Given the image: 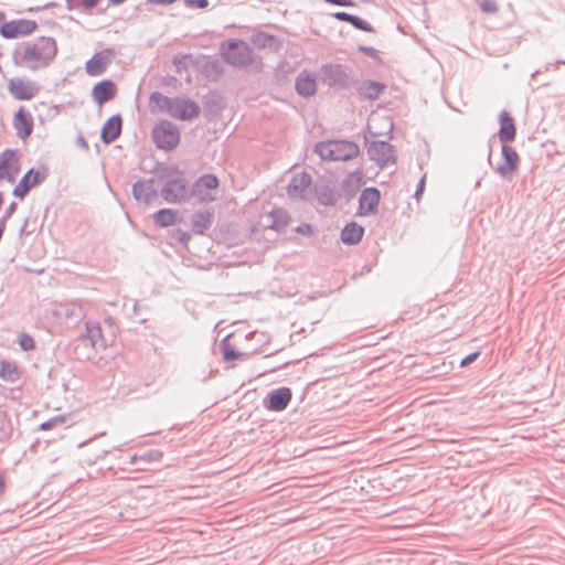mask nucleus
<instances>
[{
	"mask_svg": "<svg viewBox=\"0 0 565 565\" xmlns=\"http://www.w3.org/2000/svg\"><path fill=\"white\" fill-rule=\"evenodd\" d=\"M57 54L56 41L51 36H41L20 45L15 55L18 63L31 71L47 67Z\"/></svg>",
	"mask_w": 565,
	"mask_h": 565,
	"instance_id": "obj_1",
	"label": "nucleus"
},
{
	"mask_svg": "<svg viewBox=\"0 0 565 565\" xmlns=\"http://www.w3.org/2000/svg\"><path fill=\"white\" fill-rule=\"evenodd\" d=\"M315 152L329 161H349L358 157L360 149L356 143L348 140H328L316 145Z\"/></svg>",
	"mask_w": 565,
	"mask_h": 565,
	"instance_id": "obj_2",
	"label": "nucleus"
},
{
	"mask_svg": "<svg viewBox=\"0 0 565 565\" xmlns=\"http://www.w3.org/2000/svg\"><path fill=\"white\" fill-rule=\"evenodd\" d=\"M222 58L235 67H246L253 63V50L243 40L231 39L220 45Z\"/></svg>",
	"mask_w": 565,
	"mask_h": 565,
	"instance_id": "obj_3",
	"label": "nucleus"
},
{
	"mask_svg": "<svg viewBox=\"0 0 565 565\" xmlns=\"http://www.w3.org/2000/svg\"><path fill=\"white\" fill-rule=\"evenodd\" d=\"M152 138L159 149L172 150L180 142V131L173 122L161 120L153 127Z\"/></svg>",
	"mask_w": 565,
	"mask_h": 565,
	"instance_id": "obj_4",
	"label": "nucleus"
},
{
	"mask_svg": "<svg viewBox=\"0 0 565 565\" xmlns=\"http://www.w3.org/2000/svg\"><path fill=\"white\" fill-rule=\"evenodd\" d=\"M161 196L168 203H181L191 198V189L182 173H177L175 177L167 180L161 190Z\"/></svg>",
	"mask_w": 565,
	"mask_h": 565,
	"instance_id": "obj_5",
	"label": "nucleus"
},
{
	"mask_svg": "<svg viewBox=\"0 0 565 565\" xmlns=\"http://www.w3.org/2000/svg\"><path fill=\"white\" fill-rule=\"evenodd\" d=\"M320 74L322 82L331 87L349 88L353 83L348 67L340 64H324Z\"/></svg>",
	"mask_w": 565,
	"mask_h": 565,
	"instance_id": "obj_6",
	"label": "nucleus"
},
{
	"mask_svg": "<svg viewBox=\"0 0 565 565\" xmlns=\"http://www.w3.org/2000/svg\"><path fill=\"white\" fill-rule=\"evenodd\" d=\"M218 179L214 174L200 177L191 188V196L201 203L212 202L217 196Z\"/></svg>",
	"mask_w": 565,
	"mask_h": 565,
	"instance_id": "obj_7",
	"label": "nucleus"
},
{
	"mask_svg": "<svg viewBox=\"0 0 565 565\" xmlns=\"http://www.w3.org/2000/svg\"><path fill=\"white\" fill-rule=\"evenodd\" d=\"M367 146V154L372 161H375L380 167H386L396 162L395 150L392 145L383 140L370 141V138L365 137Z\"/></svg>",
	"mask_w": 565,
	"mask_h": 565,
	"instance_id": "obj_8",
	"label": "nucleus"
},
{
	"mask_svg": "<svg viewBox=\"0 0 565 565\" xmlns=\"http://www.w3.org/2000/svg\"><path fill=\"white\" fill-rule=\"evenodd\" d=\"M8 90L17 100H31L41 90L40 85L23 77H12L8 81Z\"/></svg>",
	"mask_w": 565,
	"mask_h": 565,
	"instance_id": "obj_9",
	"label": "nucleus"
},
{
	"mask_svg": "<svg viewBox=\"0 0 565 565\" xmlns=\"http://www.w3.org/2000/svg\"><path fill=\"white\" fill-rule=\"evenodd\" d=\"M49 169L42 166L40 169H30L13 189V195L23 199L29 191L46 180Z\"/></svg>",
	"mask_w": 565,
	"mask_h": 565,
	"instance_id": "obj_10",
	"label": "nucleus"
},
{
	"mask_svg": "<svg viewBox=\"0 0 565 565\" xmlns=\"http://www.w3.org/2000/svg\"><path fill=\"white\" fill-rule=\"evenodd\" d=\"M288 195L295 200H309L312 196V180L306 172L292 177L287 189Z\"/></svg>",
	"mask_w": 565,
	"mask_h": 565,
	"instance_id": "obj_11",
	"label": "nucleus"
},
{
	"mask_svg": "<svg viewBox=\"0 0 565 565\" xmlns=\"http://www.w3.org/2000/svg\"><path fill=\"white\" fill-rule=\"evenodd\" d=\"M168 114L180 120H190L199 116L200 107L191 99L175 97L171 100Z\"/></svg>",
	"mask_w": 565,
	"mask_h": 565,
	"instance_id": "obj_12",
	"label": "nucleus"
},
{
	"mask_svg": "<svg viewBox=\"0 0 565 565\" xmlns=\"http://www.w3.org/2000/svg\"><path fill=\"white\" fill-rule=\"evenodd\" d=\"M38 28V23L33 20L20 19L6 22L0 28V34L4 39H15L18 36L29 35Z\"/></svg>",
	"mask_w": 565,
	"mask_h": 565,
	"instance_id": "obj_13",
	"label": "nucleus"
},
{
	"mask_svg": "<svg viewBox=\"0 0 565 565\" xmlns=\"http://www.w3.org/2000/svg\"><path fill=\"white\" fill-rule=\"evenodd\" d=\"M115 52L113 49H105L95 53L85 64V71L89 76H99L105 73L111 63Z\"/></svg>",
	"mask_w": 565,
	"mask_h": 565,
	"instance_id": "obj_14",
	"label": "nucleus"
},
{
	"mask_svg": "<svg viewBox=\"0 0 565 565\" xmlns=\"http://www.w3.org/2000/svg\"><path fill=\"white\" fill-rule=\"evenodd\" d=\"M53 315L65 323H76L85 317V311L79 302L68 301L57 305Z\"/></svg>",
	"mask_w": 565,
	"mask_h": 565,
	"instance_id": "obj_15",
	"label": "nucleus"
},
{
	"mask_svg": "<svg viewBox=\"0 0 565 565\" xmlns=\"http://www.w3.org/2000/svg\"><path fill=\"white\" fill-rule=\"evenodd\" d=\"M503 162L500 163L495 171L504 179L511 180L519 168L520 158L518 152L507 143L502 146Z\"/></svg>",
	"mask_w": 565,
	"mask_h": 565,
	"instance_id": "obj_16",
	"label": "nucleus"
},
{
	"mask_svg": "<svg viewBox=\"0 0 565 565\" xmlns=\"http://www.w3.org/2000/svg\"><path fill=\"white\" fill-rule=\"evenodd\" d=\"M380 198V191L376 188L364 189L359 198V213L367 215L376 212Z\"/></svg>",
	"mask_w": 565,
	"mask_h": 565,
	"instance_id": "obj_17",
	"label": "nucleus"
},
{
	"mask_svg": "<svg viewBox=\"0 0 565 565\" xmlns=\"http://www.w3.org/2000/svg\"><path fill=\"white\" fill-rule=\"evenodd\" d=\"M154 180H139L132 185V195L134 198L146 204H150L152 201L157 199V190L154 188Z\"/></svg>",
	"mask_w": 565,
	"mask_h": 565,
	"instance_id": "obj_18",
	"label": "nucleus"
},
{
	"mask_svg": "<svg viewBox=\"0 0 565 565\" xmlns=\"http://www.w3.org/2000/svg\"><path fill=\"white\" fill-rule=\"evenodd\" d=\"M15 150L7 149L0 153V180L13 182L18 172L14 167Z\"/></svg>",
	"mask_w": 565,
	"mask_h": 565,
	"instance_id": "obj_19",
	"label": "nucleus"
},
{
	"mask_svg": "<svg viewBox=\"0 0 565 565\" xmlns=\"http://www.w3.org/2000/svg\"><path fill=\"white\" fill-rule=\"evenodd\" d=\"M116 92L117 88L115 83L110 79H104L93 87L92 98L96 104L103 105L111 100L115 97Z\"/></svg>",
	"mask_w": 565,
	"mask_h": 565,
	"instance_id": "obj_20",
	"label": "nucleus"
},
{
	"mask_svg": "<svg viewBox=\"0 0 565 565\" xmlns=\"http://www.w3.org/2000/svg\"><path fill=\"white\" fill-rule=\"evenodd\" d=\"M13 127L21 139L28 138L33 130V120L29 113L21 107L13 117Z\"/></svg>",
	"mask_w": 565,
	"mask_h": 565,
	"instance_id": "obj_21",
	"label": "nucleus"
},
{
	"mask_svg": "<svg viewBox=\"0 0 565 565\" xmlns=\"http://www.w3.org/2000/svg\"><path fill=\"white\" fill-rule=\"evenodd\" d=\"M296 92L302 97H310L317 92L316 77L308 71H302L296 78Z\"/></svg>",
	"mask_w": 565,
	"mask_h": 565,
	"instance_id": "obj_22",
	"label": "nucleus"
},
{
	"mask_svg": "<svg viewBox=\"0 0 565 565\" xmlns=\"http://www.w3.org/2000/svg\"><path fill=\"white\" fill-rule=\"evenodd\" d=\"M268 399L269 403L267 407L269 409L281 412L288 406L291 399V391L288 387H279L268 394Z\"/></svg>",
	"mask_w": 565,
	"mask_h": 565,
	"instance_id": "obj_23",
	"label": "nucleus"
},
{
	"mask_svg": "<svg viewBox=\"0 0 565 565\" xmlns=\"http://www.w3.org/2000/svg\"><path fill=\"white\" fill-rule=\"evenodd\" d=\"M121 117L119 114L111 116L107 121L104 124L102 128L100 138L103 142L105 143H111L115 141L121 132Z\"/></svg>",
	"mask_w": 565,
	"mask_h": 565,
	"instance_id": "obj_24",
	"label": "nucleus"
},
{
	"mask_svg": "<svg viewBox=\"0 0 565 565\" xmlns=\"http://www.w3.org/2000/svg\"><path fill=\"white\" fill-rule=\"evenodd\" d=\"M500 129L498 132L499 139L502 143L511 142L515 139V124L514 119L507 110L500 113Z\"/></svg>",
	"mask_w": 565,
	"mask_h": 565,
	"instance_id": "obj_25",
	"label": "nucleus"
},
{
	"mask_svg": "<svg viewBox=\"0 0 565 565\" xmlns=\"http://www.w3.org/2000/svg\"><path fill=\"white\" fill-rule=\"evenodd\" d=\"M364 234V228L355 222L348 223L341 232V241L347 245L358 244Z\"/></svg>",
	"mask_w": 565,
	"mask_h": 565,
	"instance_id": "obj_26",
	"label": "nucleus"
},
{
	"mask_svg": "<svg viewBox=\"0 0 565 565\" xmlns=\"http://www.w3.org/2000/svg\"><path fill=\"white\" fill-rule=\"evenodd\" d=\"M214 218L212 211L198 212L192 216L191 224L194 233L204 234L207 231Z\"/></svg>",
	"mask_w": 565,
	"mask_h": 565,
	"instance_id": "obj_27",
	"label": "nucleus"
},
{
	"mask_svg": "<svg viewBox=\"0 0 565 565\" xmlns=\"http://www.w3.org/2000/svg\"><path fill=\"white\" fill-rule=\"evenodd\" d=\"M267 217L269 220L267 227L277 232L284 231L289 223V215L282 209L273 210Z\"/></svg>",
	"mask_w": 565,
	"mask_h": 565,
	"instance_id": "obj_28",
	"label": "nucleus"
},
{
	"mask_svg": "<svg viewBox=\"0 0 565 565\" xmlns=\"http://www.w3.org/2000/svg\"><path fill=\"white\" fill-rule=\"evenodd\" d=\"M86 333L83 335V341H88L92 348L103 345L102 328L97 322L87 321L85 323Z\"/></svg>",
	"mask_w": 565,
	"mask_h": 565,
	"instance_id": "obj_29",
	"label": "nucleus"
},
{
	"mask_svg": "<svg viewBox=\"0 0 565 565\" xmlns=\"http://www.w3.org/2000/svg\"><path fill=\"white\" fill-rule=\"evenodd\" d=\"M21 373L17 366L15 363L9 362V361H2L0 363V379L10 382L15 383L20 380Z\"/></svg>",
	"mask_w": 565,
	"mask_h": 565,
	"instance_id": "obj_30",
	"label": "nucleus"
},
{
	"mask_svg": "<svg viewBox=\"0 0 565 565\" xmlns=\"http://www.w3.org/2000/svg\"><path fill=\"white\" fill-rule=\"evenodd\" d=\"M385 86L379 82L366 81L360 86V94L366 99L374 100L380 97Z\"/></svg>",
	"mask_w": 565,
	"mask_h": 565,
	"instance_id": "obj_31",
	"label": "nucleus"
},
{
	"mask_svg": "<svg viewBox=\"0 0 565 565\" xmlns=\"http://www.w3.org/2000/svg\"><path fill=\"white\" fill-rule=\"evenodd\" d=\"M177 220V213L170 209H161L153 214V221L161 227L173 225Z\"/></svg>",
	"mask_w": 565,
	"mask_h": 565,
	"instance_id": "obj_32",
	"label": "nucleus"
},
{
	"mask_svg": "<svg viewBox=\"0 0 565 565\" xmlns=\"http://www.w3.org/2000/svg\"><path fill=\"white\" fill-rule=\"evenodd\" d=\"M172 98L159 93L153 92L149 97V104L151 108H158L159 110L169 111V107Z\"/></svg>",
	"mask_w": 565,
	"mask_h": 565,
	"instance_id": "obj_33",
	"label": "nucleus"
},
{
	"mask_svg": "<svg viewBox=\"0 0 565 565\" xmlns=\"http://www.w3.org/2000/svg\"><path fill=\"white\" fill-rule=\"evenodd\" d=\"M250 41L255 46L259 49H266L273 46L275 43V36L265 32H257L252 35Z\"/></svg>",
	"mask_w": 565,
	"mask_h": 565,
	"instance_id": "obj_34",
	"label": "nucleus"
},
{
	"mask_svg": "<svg viewBox=\"0 0 565 565\" xmlns=\"http://www.w3.org/2000/svg\"><path fill=\"white\" fill-rule=\"evenodd\" d=\"M100 0H66V8L70 11L83 9L89 11L94 9Z\"/></svg>",
	"mask_w": 565,
	"mask_h": 565,
	"instance_id": "obj_35",
	"label": "nucleus"
},
{
	"mask_svg": "<svg viewBox=\"0 0 565 565\" xmlns=\"http://www.w3.org/2000/svg\"><path fill=\"white\" fill-rule=\"evenodd\" d=\"M220 347L222 350L223 359L225 361H233L242 355V353L236 351L235 348L227 341V339H224L221 342Z\"/></svg>",
	"mask_w": 565,
	"mask_h": 565,
	"instance_id": "obj_36",
	"label": "nucleus"
},
{
	"mask_svg": "<svg viewBox=\"0 0 565 565\" xmlns=\"http://www.w3.org/2000/svg\"><path fill=\"white\" fill-rule=\"evenodd\" d=\"M19 345L21 350L28 352L35 348V342L33 338L28 333H20L18 338Z\"/></svg>",
	"mask_w": 565,
	"mask_h": 565,
	"instance_id": "obj_37",
	"label": "nucleus"
},
{
	"mask_svg": "<svg viewBox=\"0 0 565 565\" xmlns=\"http://www.w3.org/2000/svg\"><path fill=\"white\" fill-rule=\"evenodd\" d=\"M351 24L356 28L358 30H362V31H365V32H372L373 31V28L372 25L366 22L365 20L356 17V15H353L352 17V20H351Z\"/></svg>",
	"mask_w": 565,
	"mask_h": 565,
	"instance_id": "obj_38",
	"label": "nucleus"
},
{
	"mask_svg": "<svg viewBox=\"0 0 565 565\" xmlns=\"http://www.w3.org/2000/svg\"><path fill=\"white\" fill-rule=\"evenodd\" d=\"M64 422H65V418L63 416H55V417L50 418L46 422H43L40 425V429L41 430H49V429H52L53 427H55L56 425L64 424Z\"/></svg>",
	"mask_w": 565,
	"mask_h": 565,
	"instance_id": "obj_39",
	"label": "nucleus"
},
{
	"mask_svg": "<svg viewBox=\"0 0 565 565\" xmlns=\"http://www.w3.org/2000/svg\"><path fill=\"white\" fill-rule=\"evenodd\" d=\"M478 3L483 12L494 13L498 10V6L494 0H478Z\"/></svg>",
	"mask_w": 565,
	"mask_h": 565,
	"instance_id": "obj_40",
	"label": "nucleus"
},
{
	"mask_svg": "<svg viewBox=\"0 0 565 565\" xmlns=\"http://www.w3.org/2000/svg\"><path fill=\"white\" fill-rule=\"evenodd\" d=\"M17 203L15 202H12L9 204V206L7 207L3 216L0 218V225H2L3 227H6V222L14 214L15 210H17Z\"/></svg>",
	"mask_w": 565,
	"mask_h": 565,
	"instance_id": "obj_41",
	"label": "nucleus"
},
{
	"mask_svg": "<svg viewBox=\"0 0 565 565\" xmlns=\"http://www.w3.org/2000/svg\"><path fill=\"white\" fill-rule=\"evenodd\" d=\"M186 7L204 9L207 7V0H184Z\"/></svg>",
	"mask_w": 565,
	"mask_h": 565,
	"instance_id": "obj_42",
	"label": "nucleus"
},
{
	"mask_svg": "<svg viewBox=\"0 0 565 565\" xmlns=\"http://www.w3.org/2000/svg\"><path fill=\"white\" fill-rule=\"evenodd\" d=\"M333 17H334L337 20L345 21V22L351 23V20H352L353 14H350V13H348V12H343V11H339V12L333 13Z\"/></svg>",
	"mask_w": 565,
	"mask_h": 565,
	"instance_id": "obj_43",
	"label": "nucleus"
},
{
	"mask_svg": "<svg viewBox=\"0 0 565 565\" xmlns=\"http://www.w3.org/2000/svg\"><path fill=\"white\" fill-rule=\"evenodd\" d=\"M479 356V352H473V353H470L468 354L466 358H463L461 360V363L460 365L461 366H467L469 365L470 363L475 362L477 360V358Z\"/></svg>",
	"mask_w": 565,
	"mask_h": 565,
	"instance_id": "obj_44",
	"label": "nucleus"
},
{
	"mask_svg": "<svg viewBox=\"0 0 565 565\" xmlns=\"http://www.w3.org/2000/svg\"><path fill=\"white\" fill-rule=\"evenodd\" d=\"M296 232L302 235H310L312 233V228L309 224L302 223L296 227Z\"/></svg>",
	"mask_w": 565,
	"mask_h": 565,
	"instance_id": "obj_45",
	"label": "nucleus"
},
{
	"mask_svg": "<svg viewBox=\"0 0 565 565\" xmlns=\"http://www.w3.org/2000/svg\"><path fill=\"white\" fill-rule=\"evenodd\" d=\"M324 1L332 3V4H337V6H343V7L353 6L352 0H324Z\"/></svg>",
	"mask_w": 565,
	"mask_h": 565,
	"instance_id": "obj_46",
	"label": "nucleus"
},
{
	"mask_svg": "<svg viewBox=\"0 0 565 565\" xmlns=\"http://www.w3.org/2000/svg\"><path fill=\"white\" fill-rule=\"evenodd\" d=\"M374 121L375 119L372 118L367 125V134L371 136V137H376L379 135H381V132L376 131L375 128H374Z\"/></svg>",
	"mask_w": 565,
	"mask_h": 565,
	"instance_id": "obj_47",
	"label": "nucleus"
},
{
	"mask_svg": "<svg viewBox=\"0 0 565 565\" xmlns=\"http://www.w3.org/2000/svg\"><path fill=\"white\" fill-rule=\"evenodd\" d=\"M425 179H426V177L424 175V177L419 180V182H418V184H417V189H416V192H415V198H417V199H418V198H419V195L424 192V189H425Z\"/></svg>",
	"mask_w": 565,
	"mask_h": 565,
	"instance_id": "obj_48",
	"label": "nucleus"
},
{
	"mask_svg": "<svg viewBox=\"0 0 565 565\" xmlns=\"http://www.w3.org/2000/svg\"><path fill=\"white\" fill-rule=\"evenodd\" d=\"M359 51L370 56H373L376 52L372 46H359Z\"/></svg>",
	"mask_w": 565,
	"mask_h": 565,
	"instance_id": "obj_49",
	"label": "nucleus"
},
{
	"mask_svg": "<svg viewBox=\"0 0 565 565\" xmlns=\"http://www.w3.org/2000/svg\"><path fill=\"white\" fill-rule=\"evenodd\" d=\"M175 2V0H147V3H154L161 6H169Z\"/></svg>",
	"mask_w": 565,
	"mask_h": 565,
	"instance_id": "obj_50",
	"label": "nucleus"
},
{
	"mask_svg": "<svg viewBox=\"0 0 565 565\" xmlns=\"http://www.w3.org/2000/svg\"><path fill=\"white\" fill-rule=\"evenodd\" d=\"M384 121H385V128L387 129V132H391L393 130L392 120L387 117V118H384Z\"/></svg>",
	"mask_w": 565,
	"mask_h": 565,
	"instance_id": "obj_51",
	"label": "nucleus"
},
{
	"mask_svg": "<svg viewBox=\"0 0 565 565\" xmlns=\"http://www.w3.org/2000/svg\"><path fill=\"white\" fill-rule=\"evenodd\" d=\"M125 1H126V0H109V4H111V6H118V4H120V3L125 2Z\"/></svg>",
	"mask_w": 565,
	"mask_h": 565,
	"instance_id": "obj_52",
	"label": "nucleus"
},
{
	"mask_svg": "<svg viewBox=\"0 0 565 565\" xmlns=\"http://www.w3.org/2000/svg\"><path fill=\"white\" fill-rule=\"evenodd\" d=\"M3 489H4V480H3L2 475L0 473V493H2Z\"/></svg>",
	"mask_w": 565,
	"mask_h": 565,
	"instance_id": "obj_53",
	"label": "nucleus"
},
{
	"mask_svg": "<svg viewBox=\"0 0 565 565\" xmlns=\"http://www.w3.org/2000/svg\"><path fill=\"white\" fill-rule=\"evenodd\" d=\"M56 6L57 4L55 2H49L45 6H43V9L53 8V7H56Z\"/></svg>",
	"mask_w": 565,
	"mask_h": 565,
	"instance_id": "obj_54",
	"label": "nucleus"
},
{
	"mask_svg": "<svg viewBox=\"0 0 565 565\" xmlns=\"http://www.w3.org/2000/svg\"><path fill=\"white\" fill-rule=\"evenodd\" d=\"M188 239H189V235L186 233H182L180 241L185 243Z\"/></svg>",
	"mask_w": 565,
	"mask_h": 565,
	"instance_id": "obj_55",
	"label": "nucleus"
},
{
	"mask_svg": "<svg viewBox=\"0 0 565 565\" xmlns=\"http://www.w3.org/2000/svg\"><path fill=\"white\" fill-rule=\"evenodd\" d=\"M558 64H564V65H565V61H558V62H557V65H558Z\"/></svg>",
	"mask_w": 565,
	"mask_h": 565,
	"instance_id": "obj_56",
	"label": "nucleus"
},
{
	"mask_svg": "<svg viewBox=\"0 0 565 565\" xmlns=\"http://www.w3.org/2000/svg\"><path fill=\"white\" fill-rule=\"evenodd\" d=\"M136 459H137V457H136V456H134V457L131 458V461L134 462V461H136Z\"/></svg>",
	"mask_w": 565,
	"mask_h": 565,
	"instance_id": "obj_57",
	"label": "nucleus"
},
{
	"mask_svg": "<svg viewBox=\"0 0 565 565\" xmlns=\"http://www.w3.org/2000/svg\"><path fill=\"white\" fill-rule=\"evenodd\" d=\"M0 17H2V13H0Z\"/></svg>",
	"mask_w": 565,
	"mask_h": 565,
	"instance_id": "obj_58",
	"label": "nucleus"
}]
</instances>
